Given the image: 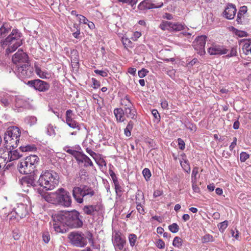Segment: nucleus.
Masks as SVG:
<instances>
[{
    "mask_svg": "<svg viewBox=\"0 0 251 251\" xmlns=\"http://www.w3.org/2000/svg\"><path fill=\"white\" fill-rule=\"evenodd\" d=\"M52 228L56 233H64L67 231L66 227L78 228L83 226L82 216L76 210L60 211L52 216Z\"/></svg>",
    "mask_w": 251,
    "mask_h": 251,
    "instance_id": "obj_1",
    "label": "nucleus"
},
{
    "mask_svg": "<svg viewBox=\"0 0 251 251\" xmlns=\"http://www.w3.org/2000/svg\"><path fill=\"white\" fill-rule=\"evenodd\" d=\"M46 201L55 205L69 207L72 203L70 193L64 188L58 189L54 193H50L45 197Z\"/></svg>",
    "mask_w": 251,
    "mask_h": 251,
    "instance_id": "obj_2",
    "label": "nucleus"
},
{
    "mask_svg": "<svg viewBox=\"0 0 251 251\" xmlns=\"http://www.w3.org/2000/svg\"><path fill=\"white\" fill-rule=\"evenodd\" d=\"M39 158L36 155H30L20 161L17 168L22 174H36L37 167L39 163Z\"/></svg>",
    "mask_w": 251,
    "mask_h": 251,
    "instance_id": "obj_3",
    "label": "nucleus"
},
{
    "mask_svg": "<svg viewBox=\"0 0 251 251\" xmlns=\"http://www.w3.org/2000/svg\"><path fill=\"white\" fill-rule=\"evenodd\" d=\"M59 179L57 173L53 170H49L42 172L37 182L41 187H43L47 190H51L58 184Z\"/></svg>",
    "mask_w": 251,
    "mask_h": 251,
    "instance_id": "obj_4",
    "label": "nucleus"
},
{
    "mask_svg": "<svg viewBox=\"0 0 251 251\" xmlns=\"http://www.w3.org/2000/svg\"><path fill=\"white\" fill-rule=\"evenodd\" d=\"M22 33L18 29H13L10 34L3 41H1L2 46H8L6 50L9 52L14 51L23 44L21 39Z\"/></svg>",
    "mask_w": 251,
    "mask_h": 251,
    "instance_id": "obj_5",
    "label": "nucleus"
},
{
    "mask_svg": "<svg viewBox=\"0 0 251 251\" xmlns=\"http://www.w3.org/2000/svg\"><path fill=\"white\" fill-rule=\"evenodd\" d=\"M94 190L90 186L81 184L79 187H74L72 191L74 198L78 203H82L86 197H92L95 195Z\"/></svg>",
    "mask_w": 251,
    "mask_h": 251,
    "instance_id": "obj_6",
    "label": "nucleus"
},
{
    "mask_svg": "<svg viewBox=\"0 0 251 251\" xmlns=\"http://www.w3.org/2000/svg\"><path fill=\"white\" fill-rule=\"evenodd\" d=\"M68 238L71 244L76 247L83 248L87 244V238L82 232H71L68 235Z\"/></svg>",
    "mask_w": 251,
    "mask_h": 251,
    "instance_id": "obj_7",
    "label": "nucleus"
},
{
    "mask_svg": "<svg viewBox=\"0 0 251 251\" xmlns=\"http://www.w3.org/2000/svg\"><path fill=\"white\" fill-rule=\"evenodd\" d=\"M26 84L40 92H46L50 87V85L48 82L39 79L29 80L26 82Z\"/></svg>",
    "mask_w": 251,
    "mask_h": 251,
    "instance_id": "obj_8",
    "label": "nucleus"
},
{
    "mask_svg": "<svg viewBox=\"0 0 251 251\" xmlns=\"http://www.w3.org/2000/svg\"><path fill=\"white\" fill-rule=\"evenodd\" d=\"M12 62L16 65V67H18L19 64H27L30 63L28 55L23 50H19L12 57Z\"/></svg>",
    "mask_w": 251,
    "mask_h": 251,
    "instance_id": "obj_9",
    "label": "nucleus"
},
{
    "mask_svg": "<svg viewBox=\"0 0 251 251\" xmlns=\"http://www.w3.org/2000/svg\"><path fill=\"white\" fill-rule=\"evenodd\" d=\"M207 37L205 35L198 36L193 42V46L198 53L201 55L205 53V45Z\"/></svg>",
    "mask_w": 251,
    "mask_h": 251,
    "instance_id": "obj_10",
    "label": "nucleus"
},
{
    "mask_svg": "<svg viewBox=\"0 0 251 251\" xmlns=\"http://www.w3.org/2000/svg\"><path fill=\"white\" fill-rule=\"evenodd\" d=\"M16 70L19 75L23 77H30L33 74V68L31 66L30 63L19 64L18 67L16 68Z\"/></svg>",
    "mask_w": 251,
    "mask_h": 251,
    "instance_id": "obj_11",
    "label": "nucleus"
},
{
    "mask_svg": "<svg viewBox=\"0 0 251 251\" xmlns=\"http://www.w3.org/2000/svg\"><path fill=\"white\" fill-rule=\"evenodd\" d=\"M36 174H31L28 176L23 177L20 180V183L23 186L32 187L34 189H36L38 182L36 181Z\"/></svg>",
    "mask_w": 251,
    "mask_h": 251,
    "instance_id": "obj_12",
    "label": "nucleus"
},
{
    "mask_svg": "<svg viewBox=\"0 0 251 251\" xmlns=\"http://www.w3.org/2000/svg\"><path fill=\"white\" fill-rule=\"evenodd\" d=\"M102 206L101 204L97 203L96 204H89L85 205L82 210L84 214L94 216L97 213L99 212L102 210Z\"/></svg>",
    "mask_w": 251,
    "mask_h": 251,
    "instance_id": "obj_13",
    "label": "nucleus"
},
{
    "mask_svg": "<svg viewBox=\"0 0 251 251\" xmlns=\"http://www.w3.org/2000/svg\"><path fill=\"white\" fill-rule=\"evenodd\" d=\"M21 131L19 128L16 126H11L7 128L4 133L5 139L10 141V138H20Z\"/></svg>",
    "mask_w": 251,
    "mask_h": 251,
    "instance_id": "obj_14",
    "label": "nucleus"
},
{
    "mask_svg": "<svg viewBox=\"0 0 251 251\" xmlns=\"http://www.w3.org/2000/svg\"><path fill=\"white\" fill-rule=\"evenodd\" d=\"M68 148V147H65L64 148V151H65L66 152L72 155L76 160V162L78 165L83 163L84 160L85 158V157L86 156V154H85L83 152H80L71 149H67Z\"/></svg>",
    "mask_w": 251,
    "mask_h": 251,
    "instance_id": "obj_15",
    "label": "nucleus"
},
{
    "mask_svg": "<svg viewBox=\"0 0 251 251\" xmlns=\"http://www.w3.org/2000/svg\"><path fill=\"white\" fill-rule=\"evenodd\" d=\"M68 148V147H65L64 148V151H65L66 152L72 155L76 160V162L78 165L83 163L84 160L85 158V157L86 156V154H85L83 152H80L71 149H67Z\"/></svg>",
    "mask_w": 251,
    "mask_h": 251,
    "instance_id": "obj_16",
    "label": "nucleus"
},
{
    "mask_svg": "<svg viewBox=\"0 0 251 251\" xmlns=\"http://www.w3.org/2000/svg\"><path fill=\"white\" fill-rule=\"evenodd\" d=\"M163 5V3L161 2L157 4L153 3L150 0H144L142 1L138 6L139 9L143 10L145 9H151L158 8Z\"/></svg>",
    "mask_w": 251,
    "mask_h": 251,
    "instance_id": "obj_17",
    "label": "nucleus"
},
{
    "mask_svg": "<svg viewBox=\"0 0 251 251\" xmlns=\"http://www.w3.org/2000/svg\"><path fill=\"white\" fill-rule=\"evenodd\" d=\"M228 50L219 45H212L211 47L208 48V52L210 55H221L226 54Z\"/></svg>",
    "mask_w": 251,
    "mask_h": 251,
    "instance_id": "obj_18",
    "label": "nucleus"
},
{
    "mask_svg": "<svg viewBox=\"0 0 251 251\" xmlns=\"http://www.w3.org/2000/svg\"><path fill=\"white\" fill-rule=\"evenodd\" d=\"M236 11V6L234 4L228 3L224 10L223 14L227 19L232 20L234 18Z\"/></svg>",
    "mask_w": 251,
    "mask_h": 251,
    "instance_id": "obj_19",
    "label": "nucleus"
},
{
    "mask_svg": "<svg viewBox=\"0 0 251 251\" xmlns=\"http://www.w3.org/2000/svg\"><path fill=\"white\" fill-rule=\"evenodd\" d=\"M113 243L116 249L122 250L126 241L121 237V233L120 232H116L113 236Z\"/></svg>",
    "mask_w": 251,
    "mask_h": 251,
    "instance_id": "obj_20",
    "label": "nucleus"
},
{
    "mask_svg": "<svg viewBox=\"0 0 251 251\" xmlns=\"http://www.w3.org/2000/svg\"><path fill=\"white\" fill-rule=\"evenodd\" d=\"M13 97L6 92L0 91V102L5 107L10 106Z\"/></svg>",
    "mask_w": 251,
    "mask_h": 251,
    "instance_id": "obj_21",
    "label": "nucleus"
},
{
    "mask_svg": "<svg viewBox=\"0 0 251 251\" xmlns=\"http://www.w3.org/2000/svg\"><path fill=\"white\" fill-rule=\"evenodd\" d=\"M125 106H127L126 109H124L126 117L133 120L136 119L137 117L136 111L129 100H127V104H126Z\"/></svg>",
    "mask_w": 251,
    "mask_h": 251,
    "instance_id": "obj_22",
    "label": "nucleus"
},
{
    "mask_svg": "<svg viewBox=\"0 0 251 251\" xmlns=\"http://www.w3.org/2000/svg\"><path fill=\"white\" fill-rule=\"evenodd\" d=\"M14 210L15 211V215H18V218L20 220L25 217L28 214L27 209V205L24 204H20L16 207L14 208Z\"/></svg>",
    "mask_w": 251,
    "mask_h": 251,
    "instance_id": "obj_23",
    "label": "nucleus"
},
{
    "mask_svg": "<svg viewBox=\"0 0 251 251\" xmlns=\"http://www.w3.org/2000/svg\"><path fill=\"white\" fill-rule=\"evenodd\" d=\"M72 110L69 109L66 112V122L67 124L71 128L80 129L79 125L78 123L73 119L71 114Z\"/></svg>",
    "mask_w": 251,
    "mask_h": 251,
    "instance_id": "obj_24",
    "label": "nucleus"
},
{
    "mask_svg": "<svg viewBox=\"0 0 251 251\" xmlns=\"http://www.w3.org/2000/svg\"><path fill=\"white\" fill-rule=\"evenodd\" d=\"M19 138H10V141H9L4 138L6 150L14 149L17 148L19 143Z\"/></svg>",
    "mask_w": 251,
    "mask_h": 251,
    "instance_id": "obj_25",
    "label": "nucleus"
},
{
    "mask_svg": "<svg viewBox=\"0 0 251 251\" xmlns=\"http://www.w3.org/2000/svg\"><path fill=\"white\" fill-rule=\"evenodd\" d=\"M15 105L16 107H25L28 105V100L21 96H16L15 100Z\"/></svg>",
    "mask_w": 251,
    "mask_h": 251,
    "instance_id": "obj_26",
    "label": "nucleus"
},
{
    "mask_svg": "<svg viewBox=\"0 0 251 251\" xmlns=\"http://www.w3.org/2000/svg\"><path fill=\"white\" fill-rule=\"evenodd\" d=\"M114 114L118 122H123L125 120L124 115L125 114L124 109L122 108H115L114 110Z\"/></svg>",
    "mask_w": 251,
    "mask_h": 251,
    "instance_id": "obj_27",
    "label": "nucleus"
},
{
    "mask_svg": "<svg viewBox=\"0 0 251 251\" xmlns=\"http://www.w3.org/2000/svg\"><path fill=\"white\" fill-rule=\"evenodd\" d=\"M170 30L175 31H179L184 29V25L178 23H174L170 22Z\"/></svg>",
    "mask_w": 251,
    "mask_h": 251,
    "instance_id": "obj_28",
    "label": "nucleus"
},
{
    "mask_svg": "<svg viewBox=\"0 0 251 251\" xmlns=\"http://www.w3.org/2000/svg\"><path fill=\"white\" fill-rule=\"evenodd\" d=\"M11 26L7 23H4L0 28V37L5 35L10 31Z\"/></svg>",
    "mask_w": 251,
    "mask_h": 251,
    "instance_id": "obj_29",
    "label": "nucleus"
},
{
    "mask_svg": "<svg viewBox=\"0 0 251 251\" xmlns=\"http://www.w3.org/2000/svg\"><path fill=\"white\" fill-rule=\"evenodd\" d=\"M22 152L34 151H36L37 148L35 145H27L25 146H20L19 148Z\"/></svg>",
    "mask_w": 251,
    "mask_h": 251,
    "instance_id": "obj_30",
    "label": "nucleus"
},
{
    "mask_svg": "<svg viewBox=\"0 0 251 251\" xmlns=\"http://www.w3.org/2000/svg\"><path fill=\"white\" fill-rule=\"evenodd\" d=\"M9 150L10 161L18 159L23 156L22 154H21L19 153L17 150H14L13 151H12L11 149Z\"/></svg>",
    "mask_w": 251,
    "mask_h": 251,
    "instance_id": "obj_31",
    "label": "nucleus"
},
{
    "mask_svg": "<svg viewBox=\"0 0 251 251\" xmlns=\"http://www.w3.org/2000/svg\"><path fill=\"white\" fill-rule=\"evenodd\" d=\"M14 213H15V211L13 209V211L7 215V217L9 219V222L12 224L18 222L20 220V219L18 218V215L17 214L15 215L16 214H14Z\"/></svg>",
    "mask_w": 251,
    "mask_h": 251,
    "instance_id": "obj_32",
    "label": "nucleus"
},
{
    "mask_svg": "<svg viewBox=\"0 0 251 251\" xmlns=\"http://www.w3.org/2000/svg\"><path fill=\"white\" fill-rule=\"evenodd\" d=\"M134 123L132 121H130L126 128L124 130V133L126 137H129L131 135V131L133 129Z\"/></svg>",
    "mask_w": 251,
    "mask_h": 251,
    "instance_id": "obj_33",
    "label": "nucleus"
},
{
    "mask_svg": "<svg viewBox=\"0 0 251 251\" xmlns=\"http://www.w3.org/2000/svg\"><path fill=\"white\" fill-rule=\"evenodd\" d=\"M183 244V240L179 237L176 236L174 239L173 245L175 247L180 248Z\"/></svg>",
    "mask_w": 251,
    "mask_h": 251,
    "instance_id": "obj_34",
    "label": "nucleus"
},
{
    "mask_svg": "<svg viewBox=\"0 0 251 251\" xmlns=\"http://www.w3.org/2000/svg\"><path fill=\"white\" fill-rule=\"evenodd\" d=\"M9 150H5L3 152L0 154V158L3 159L4 162H10Z\"/></svg>",
    "mask_w": 251,
    "mask_h": 251,
    "instance_id": "obj_35",
    "label": "nucleus"
},
{
    "mask_svg": "<svg viewBox=\"0 0 251 251\" xmlns=\"http://www.w3.org/2000/svg\"><path fill=\"white\" fill-rule=\"evenodd\" d=\"M245 15L244 14H238L236 18V22L239 25H245L246 23V20H245Z\"/></svg>",
    "mask_w": 251,
    "mask_h": 251,
    "instance_id": "obj_36",
    "label": "nucleus"
},
{
    "mask_svg": "<svg viewBox=\"0 0 251 251\" xmlns=\"http://www.w3.org/2000/svg\"><path fill=\"white\" fill-rule=\"evenodd\" d=\"M199 173V168L198 167H195L193 169L192 175H191V179L192 182H197V175Z\"/></svg>",
    "mask_w": 251,
    "mask_h": 251,
    "instance_id": "obj_37",
    "label": "nucleus"
},
{
    "mask_svg": "<svg viewBox=\"0 0 251 251\" xmlns=\"http://www.w3.org/2000/svg\"><path fill=\"white\" fill-rule=\"evenodd\" d=\"M168 228L169 230L173 233H177L179 229V226L176 223H173L169 226Z\"/></svg>",
    "mask_w": 251,
    "mask_h": 251,
    "instance_id": "obj_38",
    "label": "nucleus"
},
{
    "mask_svg": "<svg viewBox=\"0 0 251 251\" xmlns=\"http://www.w3.org/2000/svg\"><path fill=\"white\" fill-rule=\"evenodd\" d=\"M213 236L209 234L205 235L201 238V242L202 243H206L209 242H213Z\"/></svg>",
    "mask_w": 251,
    "mask_h": 251,
    "instance_id": "obj_39",
    "label": "nucleus"
},
{
    "mask_svg": "<svg viewBox=\"0 0 251 251\" xmlns=\"http://www.w3.org/2000/svg\"><path fill=\"white\" fill-rule=\"evenodd\" d=\"M228 222L226 220L224 221L223 222L220 223L218 225V227L219 228V230L223 232L225 229L226 228V227L228 226Z\"/></svg>",
    "mask_w": 251,
    "mask_h": 251,
    "instance_id": "obj_40",
    "label": "nucleus"
},
{
    "mask_svg": "<svg viewBox=\"0 0 251 251\" xmlns=\"http://www.w3.org/2000/svg\"><path fill=\"white\" fill-rule=\"evenodd\" d=\"M135 200L136 203H138V202L141 203L142 201H144V195L141 191H138L136 194Z\"/></svg>",
    "mask_w": 251,
    "mask_h": 251,
    "instance_id": "obj_41",
    "label": "nucleus"
},
{
    "mask_svg": "<svg viewBox=\"0 0 251 251\" xmlns=\"http://www.w3.org/2000/svg\"><path fill=\"white\" fill-rule=\"evenodd\" d=\"M129 242L131 246L133 247L137 240V236L134 234H130L128 237Z\"/></svg>",
    "mask_w": 251,
    "mask_h": 251,
    "instance_id": "obj_42",
    "label": "nucleus"
},
{
    "mask_svg": "<svg viewBox=\"0 0 251 251\" xmlns=\"http://www.w3.org/2000/svg\"><path fill=\"white\" fill-rule=\"evenodd\" d=\"M85 158L84 159V162H83V163H84L83 166L84 167H88V166L93 167L94 166L93 163L92 161H91V160L90 159V158L89 157H88L87 155H86V157H85Z\"/></svg>",
    "mask_w": 251,
    "mask_h": 251,
    "instance_id": "obj_43",
    "label": "nucleus"
},
{
    "mask_svg": "<svg viewBox=\"0 0 251 251\" xmlns=\"http://www.w3.org/2000/svg\"><path fill=\"white\" fill-rule=\"evenodd\" d=\"M170 26V22L168 21H163L162 22L161 24H160L159 27L160 28L163 30H170L169 26Z\"/></svg>",
    "mask_w": 251,
    "mask_h": 251,
    "instance_id": "obj_44",
    "label": "nucleus"
},
{
    "mask_svg": "<svg viewBox=\"0 0 251 251\" xmlns=\"http://www.w3.org/2000/svg\"><path fill=\"white\" fill-rule=\"evenodd\" d=\"M114 188H115L116 194L117 195L119 194L120 195H121L122 193V187L120 186V185L119 183V181H117L116 182H114Z\"/></svg>",
    "mask_w": 251,
    "mask_h": 251,
    "instance_id": "obj_45",
    "label": "nucleus"
},
{
    "mask_svg": "<svg viewBox=\"0 0 251 251\" xmlns=\"http://www.w3.org/2000/svg\"><path fill=\"white\" fill-rule=\"evenodd\" d=\"M42 238L46 243H49L50 240V235L48 231H44L42 234Z\"/></svg>",
    "mask_w": 251,
    "mask_h": 251,
    "instance_id": "obj_46",
    "label": "nucleus"
},
{
    "mask_svg": "<svg viewBox=\"0 0 251 251\" xmlns=\"http://www.w3.org/2000/svg\"><path fill=\"white\" fill-rule=\"evenodd\" d=\"M249 154L247 153L246 152H242L240 154V159L242 162H245L249 158Z\"/></svg>",
    "mask_w": 251,
    "mask_h": 251,
    "instance_id": "obj_47",
    "label": "nucleus"
},
{
    "mask_svg": "<svg viewBox=\"0 0 251 251\" xmlns=\"http://www.w3.org/2000/svg\"><path fill=\"white\" fill-rule=\"evenodd\" d=\"M73 27L76 29V31L73 33V35L75 38H78V35L80 34V28L79 27L78 25L76 24H74Z\"/></svg>",
    "mask_w": 251,
    "mask_h": 251,
    "instance_id": "obj_48",
    "label": "nucleus"
},
{
    "mask_svg": "<svg viewBox=\"0 0 251 251\" xmlns=\"http://www.w3.org/2000/svg\"><path fill=\"white\" fill-rule=\"evenodd\" d=\"M143 175L145 178L147 179L151 176V173L148 168H145L142 172Z\"/></svg>",
    "mask_w": 251,
    "mask_h": 251,
    "instance_id": "obj_49",
    "label": "nucleus"
},
{
    "mask_svg": "<svg viewBox=\"0 0 251 251\" xmlns=\"http://www.w3.org/2000/svg\"><path fill=\"white\" fill-rule=\"evenodd\" d=\"M27 123L30 125V126H32L34 125L37 122V119L35 117L31 116L27 118Z\"/></svg>",
    "mask_w": 251,
    "mask_h": 251,
    "instance_id": "obj_50",
    "label": "nucleus"
},
{
    "mask_svg": "<svg viewBox=\"0 0 251 251\" xmlns=\"http://www.w3.org/2000/svg\"><path fill=\"white\" fill-rule=\"evenodd\" d=\"M92 81L93 82L92 87L94 89H98L100 86V83L99 81L97 80L95 78H92Z\"/></svg>",
    "mask_w": 251,
    "mask_h": 251,
    "instance_id": "obj_51",
    "label": "nucleus"
},
{
    "mask_svg": "<svg viewBox=\"0 0 251 251\" xmlns=\"http://www.w3.org/2000/svg\"><path fill=\"white\" fill-rule=\"evenodd\" d=\"M177 141L179 148L181 150H183L185 148V144L184 141L180 138L177 139Z\"/></svg>",
    "mask_w": 251,
    "mask_h": 251,
    "instance_id": "obj_52",
    "label": "nucleus"
},
{
    "mask_svg": "<svg viewBox=\"0 0 251 251\" xmlns=\"http://www.w3.org/2000/svg\"><path fill=\"white\" fill-rule=\"evenodd\" d=\"M149 72L147 69L143 68L141 70L138 71V76L140 78L145 77Z\"/></svg>",
    "mask_w": 251,
    "mask_h": 251,
    "instance_id": "obj_53",
    "label": "nucleus"
},
{
    "mask_svg": "<svg viewBox=\"0 0 251 251\" xmlns=\"http://www.w3.org/2000/svg\"><path fill=\"white\" fill-rule=\"evenodd\" d=\"M87 174V172L85 169L81 168L79 170V172H78V175H79V177L80 178V179H82L83 176H86Z\"/></svg>",
    "mask_w": 251,
    "mask_h": 251,
    "instance_id": "obj_54",
    "label": "nucleus"
},
{
    "mask_svg": "<svg viewBox=\"0 0 251 251\" xmlns=\"http://www.w3.org/2000/svg\"><path fill=\"white\" fill-rule=\"evenodd\" d=\"M151 114L156 120H157L158 121H160V116L158 111L156 109H153L151 111Z\"/></svg>",
    "mask_w": 251,
    "mask_h": 251,
    "instance_id": "obj_55",
    "label": "nucleus"
},
{
    "mask_svg": "<svg viewBox=\"0 0 251 251\" xmlns=\"http://www.w3.org/2000/svg\"><path fill=\"white\" fill-rule=\"evenodd\" d=\"M94 72L96 74L99 75L102 77H106L108 75L107 72L102 70H95Z\"/></svg>",
    "mask_w": 251,
    "mask_h": 251,
    "instance_id": "obj_56",
    "label": "nucleus"
},
{
    "mask_svg": "<svg viewBox=\"0 0 251 251\" xmlns=\"http://www.w3.org/2000/svg\"><path fill=\"white\" fill-rule=\"evenodd\" d=\"M109 173L110 176L111 177L113 183L118 181V178L116 176L115 173L111 169H109Z\"/></svg>",
    "mask_w": 251,
    "mask_h": 251,
    "instance_id": "obj_57",
    "label": "nucleus"
},
{
    "mask_svg": "<svg viewBox=\"0 0 251 251\" xmlns=\"http://www.w3.org/2000/svg\"><path fill=\"white\" fill-rule=\"evenodd\" d=\"M87 238H88L89 243L94 248V241L93 237V234L89 232Z\"/></svg>",
    "mask_w": 251,
    "mask_h": 251,
    "instance_id": "obj_58",
    "label": "nucleus"
},
{
    "mask_svg": "<svg viewBox=\"0 0 251 251\" xmlns=\"http://www.w3.org/2000/svg\"><path fill=\"white\" fill-rule=\"evenodd\" d=\"M156 246L159 249H163L165 247V243L162 240L159 239L156 242Z\"/></svg>",
    "mask_w": 251,
    "mask_h": 251,
    "instance_id": "obj_59",
    "label": "nucleus"
},
{
    "mask_svg": "<svg viewBox=\"0 0 251 251\" xmlns=\"http://www.w3.org/2000/svg\"><path fill=\"white\" fill-rule=\"evenodd\" d=\"M79 22L84 24H87L89 21L85 16L79 15Z\"/></svg>",
    "mask_w": 251,
    "mask_h": 251,
    "instance_id": "obj_60",
    "label": "nucleus"
},
{
    "mask_svg": "<svg viewBox=\"0 0 251 251\" xmlns=\"http://www.w3.org/2000/svg\"><path fill=\"white\" fill-rule=\"evenodd\" d=\"M247 12V7L246 6H242L240 7V8L237 13L245 15Z\"/></svg>",
    "mask_w": 251,
    "mask_h": 251,
    "instance_id": "obj_61",
    "label": "nucleus"
},
{
    "mask_svg": "<svg viewBox=\"0 0 251 251\" xmlns=\"http://www.w3.org/2000/svg\"><path fill=\"white\" fill-rule=\"evenodd\" d=\"M136 208H137L138 211L140 214L144 213V209L143 208V206L141 205V203L140 202H138V203H137Z\"/></svg>",
    "mask_w": 251,
    "mask_h": 251,
    "instance_id": "obj_62",
    "label": "nucleus"
},
{
    "mask_svg": "<svg viewBox=\"0 0 251 251\" xmlns=\"http://www.w3.org/2000/svg\"><path fill=\"white\" fill-rule=\"evenodd\" d=\"M192 182V189L194 192L196 193H200V189L197 185V182Z\"/></svg>",
    "mask_w": 251,
    "mask_h": 251,
    "instance_id": "obj_63",
    "label": "nucleus"
},
{
    "mask_svg": "<svg viewBox=\"0 0 251 251\" xmlns=\"http://www.w3.org/2000/svg\"><path fill=\"white\" fill-rule=\"evenodd\" d=\"M86 152L89 153L94 159H95V157L97 156L96 153L93 151L91 149L87 148L86 149Z\"/></svg>",
    "mask_w": 251,
    "mask_h": 251,
    "instance_id": "obj_64",
    "label": "nucleus"
}]
</instances>
